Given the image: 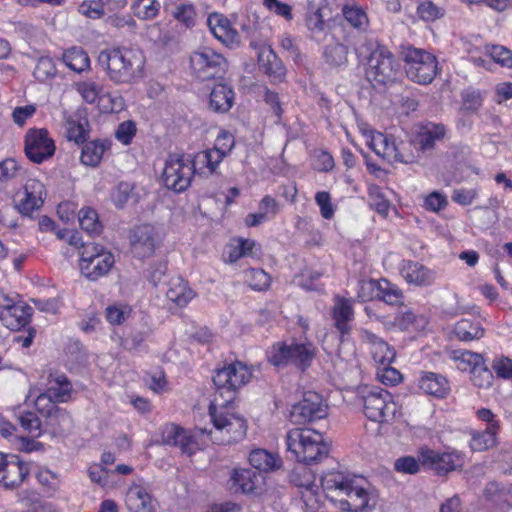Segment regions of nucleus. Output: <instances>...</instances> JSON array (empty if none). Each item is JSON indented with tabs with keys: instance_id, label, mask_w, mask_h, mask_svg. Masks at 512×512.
I'll use <instances>...</instances> for the list:
<instances>
[{
	"instance_id": "obj_19",
	"label": "nucleus",
	"mask_w": 512,
	"mask_h": 512,
	"mask_svg": "<svg viewBox=\"0 0 512 512\" xmlns=\"http://www.w3.org/2000/svg\"><path fill=\"white\" fill-rule=\"evenodd\" d=\"M207 23L213 35L226 46L234 47L240 44L239 33L224 15L212 13L209 15Z\"/></svg>"
},
{
	"instance_id": "obj_1",
	"label": "nucleus",
	"mask_w": 512,
	"mask_h": 512,
	"mask_svg": "<svg viewBox=\"0 0 512 512\" xmlns=\"http://www.w3.org/2000/svg\"><path fill=\"white\" fill-rule=\"evenodd\" d=\"M213 428H195L187 432L175 424H167L162 430V440L168 445L178 446L182 453L192 455L204 449L208 440L218 445H229L241 441L247 432L246 419L235 410L234 403L227 404L218 396L209 407Z\"/></svg>"
},
{
	"instance_id": "obj_5",
	"label": "nucleus",
	"mask_w": 512,
	"mask_h": 512,
	"mask_svg": "<svg viewBox=\"0 0 512 512\" xmlns=\"http://www.w3.org/2000/svg\"><path fill=\"white\" fill-rule=\"evenodd\" d=\"M357 401L362 407L363 414L370 421L388 424L401 416V406L390 392L380 387H360Z\"/></svg>"
},
{
	"instance_id": "obj_42",
	"label": "nucleus",
	"mask_w": 512,
	"mask_h": 512,
	"mask_svg": "<svg viewBox=\"0 0 512 512\" xmlns=\"http://www.w3.org/2000/svg\"><path fill=\"white\" fill-rule=\"evenodd\" d=\"M134 184L129 182H120L111 191V200L117 208H123L129 200L135 203L139 201L136 193H134Z\"/></svg>"
},
{
	"instance_id": "obj_54",
	"label": "nucleus",
	"mask_w": 512,
	"mask_h": 512,
	"mask_svg": "<svg viewBox=\"0 0 512 512\" xmlns=\"http://www.w3.org/2000/svg\"><path fill=\"white\" fill-rule=\"evenodd\" d=\"M34 405L37 412L45 419L58 407L57 402L45 390L36 396Z\"/></svg>"
},
{
	"instance_id": "obj_33",
	"label": "nucleus",
	"mask_w": 512,
	"mask_h": 512,
	"mask_svg": "<svg viewBox=\"0 0 512 512\" xmlns=\"http://www.w3.org/2000/svg\"><path fill=\"white\" fill-rule=\"evenodd\" d=\"M499 424H492L482 432H473L470 447L473 451H485L496 445Z\"/></svg>"
},
{
	"instance_id": "obj_17",
	"label": "nucleus",
	"mask_w": 512,
	"mask_h": 512,
	"mask_svg": "<svg viewBox=\"0 0 512 512\" xmlns=\"http://www.w3.org/2000/svg\"><path fill=\"white\" fill-rule=\"evenodd\" d=\"M399 271L408 284L418 287H427L434 284L437 276L434 270L410 260L402 261Z\"/></svg>"
},
{
	"instance_id": "obj_31",
	"label": "nucleus",
	"mask_w": 512,
	"mask_h": 512,
	"mask_svg": "<svg viewBox=\"0 0 512 512\" xmlns=\"http://www.w3.org/2000/svg\"><path fill=\"white\" fill-rule=\"evenodd\" d=\"M419 388L425 393L441 398L449 391L447 379L434 372H425L419 379Z\"/></svg>"
},
{
	"instance_id": "obj_18",
	"label": "nucleus",
	"mask_w": 512,
	"mask_h": 512,
	"mask_svg": "<svg viewBox=\"0 0 512 512\" xmlns=\"http://www.w3.org/2000/svg\"><path fill=\"white\" fill-rule=\"evenodd\" d=\"M247 459L251 467L262 476L276 472L283 466L282 458L277 452L264 448L251 449Z\"/></svg>"
},
{
	"instance_id": "obj_38",
	"label": "nucleus",
	"mask_w": 512,
	"mask_h": 512,
	"mask_svg": "<svg viewBox=\"0 0 512 512\" xmlns=\"http://www.w3.org/2000/svg\"><path fill=\"white\" fill-rule=\"evenodd\" d=\"M368 204L383 218L388 217L391 202L387 199L382 189L377 185L368 187Z\"/></svg>"
},
{
	"instance_id": "obj_59",
	"label": "nucleus",
	"mask_w": 512,
	"mask_h": 512,
	"mask_svg": "<svg viewBox=\"0 0 512 512\" xmlns=\"http://www.w3.org/2000/svg\"><path fill=\"white\" fill-rule=\"evenodd\" d=\"M492 368L499 378L512 380V359L499 356L493 360Z\"/></svg>"
},
{
	"instance_id": "obj_2",
	"label": "nucleus",
	"mask_w": 512,
	"mask_h": 512,
	"mask_svg": "<svg viewBox=\"0 0 512 512\" xmlns=\"http://www.w3.org/2000/svg\"><path fill=\"white\" fill-rule=\"evenodd\" d=\"M355 51L360 60L367 61L366 74L370 81L386 85L397 79L400 66L387 47L373 40H365Z\"/></svg>"
},
{
	"instance_id": "obj_13",
	"label": "nucleus",
	"mask_w": 512,
	"mask_h": 512,
	"mask_svg": "<svg viewBox=\"0 0 512 512\" xmlns=\"http://www.w3.org/2000/svg\"><path fill=\"white\" fill-rule=\"evenodd\" d=\"M229 489L233 493L256 495L265 486V478L250 468H234L230 472Z\"/></svg>"
},
{
	"instance_id": "obj_44",
	"label": "nucleus",
	"mask_w": 512,
	"mask_h": 512,
	"mask_svg": "<svg viewBox=\"0 0 512 512\" xmlns=\"http://www.w3.org/2000/svg\"><path fill=\"white\" fill-rule=\"evenodd\" d=\"M378 298L384 301L386 304L392 306L401 305L404 301V296L401 289L386 279H381Z\"/></svg>"
},
{
	"instance_id": "obj_60",
	"label": "nucleus",
	"mask_w": 512,
	"mask_h": 512,
	"mask_svg": "<svg viewBox=\"0 0 512 512\" xmlns=\"http://www.w3.org/2000/svg\"><path fill=\"white\" fill-rule=\"evenodd\" d=\"M315 202L320 208L321 216L324 219H331L334 216L335 208L332 204L330 194L326 191L317 192Z\"/></svg>"
},
{
	"instance_id": "obj_57",
	"label": "nucleus",
	"mask_w": 512,
	"mask_h": 512,
	"mask_svg": "<svg viewBox=\"0 0 512 512\" xmlns=\"http://www.w3.org/2000/svg\"><path fill=\"white\" fill-rule=\"evenodd\" d=\"M137 132L136 123L132 120H126L120 123L115 131V138L124 145L132 142Z\"/></svg>"
},
{
	"instance_id": "obj_61",
	"label": "nucleus",
	"mask_w": 512,
	"mask_h": 512,
	"mask_svg": "<svg viewBox=\"0 0 512 512\" xmlns=\"http://www.w3.org/2000/svg\"><path fill=\"white\" fill-rule=\"evenodd\" d=\"M472 383L479 388H488L493 381L492 372L485 366V362L471 373Z\"/></svg>"
},
{
	"instance_id": "obj_8",
	"label": "nucleus",
	"mask_w": 512,
	"mask_h": 512,
	"mask_svg": "<svg viewBox=\"0 0 512 512\" xmlns=\"http://www.w3.org/2000/svg\"><path fill=\"white\" fill-rule=\"evenodd\" d=\"M251 377V369L240 361L224 365L213 377L217 388L215 396L226 401L227 404L234 403L236 392L245 386Z\"/></svg>"
},
{
	"instance_id": "obj_26",
	"label": "nucleus",
	"mask_w": 512,
	"mask_h": 512,
	"mask_svg": "<svg viewBox=\"0 0 512 512\" xmlns=\"http://www.w3.org/2000/svg\"><path fill=\"white\" fill-rule=\"evenodd\" d=\"M258 64L265 74L275 80L280 81L285 76V67L271 47H263L259 51Z\"/></svg>"
},
{
	"instance_id": "obj_3",
	"label": "nucleus",
	"mask_w": 512,
	"mask_h": 512,
	"mask_svg": "<svg viewBox=\"0 0 512 512\" xmlns=\"http://www.w3.org/2000/svg\"><path fill=\"white\" fill-rule=\"evenodd\" d=\"M287 451L304 464H314L325 459L330 443L324 435L313 428H293L286 434Z\"/></svg>"
},
{
	"instance_id": "obj_43",
	"label": "nucleus",
	"mask_w": 512,
	"mask_h": 512,
	"mask_svg": "<svg viewBox=\"0 0 512 512\" xmlns=\"http://www.w3.org/2000/svg\"><path fill=\"white\" fill-rule=\"evenodd\" d=\"M165 11L170 12L177 21L183 23L187 28L194 26L196 12L193 5L180 3L175 7H170L165 2Z\"/></svg>"
},
{
	"instance_id": "obj_30",
	"label": "nucleus",
	"mask_w": 512,
	"mask_h": 512,
	"mask_svg": "<svg viewBox=\"0 0 512 512\" xmlns=\"http://www.w3.org/2000/svg\"><path fill=\"white\" fill-rule=\"evenodd\" d=\"M453 333L460 341H473L482 338L485 329L479 319L462 318L456 322Z\"/></svg>"
},
{
	"instance_id": "obj_56",
	"label": "nucleus",
	"mask_w": 512,
	"mask_h": 512,
	"mask_svg": "<svg viewBox=\"0 0 512 512\" xmlns=\"http://www.w3.org/2000/svg\"><path fill=\"white\" fill-rule=\"evenodd\" d=\"M420 465H422L420 461V452L418 453V458L413 456H404L398 458L394 462V468L397 472L404 474H415L419 471Z\"/></svg>"
},
{
	"instance_id": "obj_51",
	"label": "nucleus",
	"mask_w": 512,
	"mask_h": 512,
	"mask_svg": "<svg viewBox=\"0 0 512 512\" xmlns=\"http://www.w3.org/2000/svg\"><path fill=\"white\" fill-rule=\"evenodd\" d=\"M463 107L470 112L477 111L483 104V94L475 88H467L461 92Z\"/></svg>"
},
{
	"instance_id": "obj_63",
	"label": "nucleus",
	"mask_w": 512,
	"mask_h": 512,
	"mask_svg": "<svg viewBox=\"0 0 512 512\" xmlns=\"http://www.w3.org/2000/svg\"><path fill=\"white\" fill-rule=\"evenodd\" d=\"M447 204V197L438 191L430 193L424 200L425 209L431 212H439L444 209Z\"/></svg>"
},
{
	"instance_id": "obj_48",
	"label": "nucleus",
	"mask_w": 512,
	"mask_h": 512,
	"mask_svg": "<svg viewBox=\"0 0 512 512\" xmlns=\"http://www.w3.org/2000/svg\"><path fill=\"white\" fill-rule=\"evenodd\" d=\"M20 426L30 434L38 437L41 434V421L31 411H20L17 415Z\"/></svg>"
},
{
	"instance_id": "obj_21",
	"label": "nucleus",
	"mask_w": 512,
	"mask_h": 512,
	"mask_svg": "<svg viewBox=\"0 0 512 512\" xmlns=\"http://www.w3.org/2000/svg\"><path fill=\"white\" fill-rule=\"evenodd\" d=\"M125 501L132 512H156L157 500L153 499L148 489L141 485L131 486L126 493Z\"/></svg>"
},
{
	"instance_id": "obj_27",
	"label": "nucleus",
	"mask_w": 512,
	"mask_h": 512,
	"mask_svg": "<svg viewBox=\"0 0 512 512\" xmlns=\"http://www.w3.org/2000/svg\"><path fill=\"white\" fill-rule=\"evenodd\" d=\"M367 145L377 156L383 159L393 158L394 160H400L399 157L401 156L397 151L395 142L381 132L371 131L367 136Z\"/></svg>"
},
{
	"instance_id": "obj_47",
	"label": "nucleus",
	"mask_w": 512,
	"mask_h": 512,
	"mask_svg": "<svg viewBox=\"0 0 512 512\" xmlns=\"http://www.w3.org/2000/svg\"><path fill=\"white\" fill-rule=\"evenodd\" d=\"M380 284L381 279H366L359 281L357 286V298L363 302L378 298Z\"/></svg>"
},
{
	"instance_id": "obj_58",
	"label": "nucleus",
	"mask_w": 512,
	"mask_h": 512,
	"mask_svg": "<svg viewBox=\"0 0 512 512\" xmlns=\"http://www.w3.org/2000/svg\"><path fill=\"white\" fill-rule=\"evenodd\" d=\"M417 12L420 18L425 21H434L443 16V10L430 0L420 3Z\"/></svg>"
},
{
	"instance_id": "obj_45",
	"label": "nucleus",
	"mask_w": 512,
	"mask_h": 512,
	"mask_svg": "<svg viewBox=\"0 0 512 512\" xmlns=\"http://www.w3.org/2000/svg\"><path fill=\"white\" fill-rule=\"evenodd\" d=\"M233 144V137L227 133H224L223 135L217 137L213 150H205L202 151L201 154L205 160H212V154L217 153L218 160H221L228 154V152H230Z\"/></svg>"
},
{
	"instance_id": "obj_35",
	"label": "nucleus",
	"mask_w": 512,
	"mask_h": 512,
	"mask_svg": "<svg viewBox=\"0 0 512 512\" xmlns=\"http://www.w3.org/2000/svg\"><path fill=\"white\" fill-rule=\"evenodd\" d=\"M46 424L51 427L54 434H63L72 430L74 421L67 410L58 406L46 418Z\"/></svg>"
},
{
	"instance_id": "obj_55",
	"label": "nucleus",
	"mask_w": 512,
	"mask_h": 512,
	"mask_svg": "<svg viewBox=\"0 0 512 512\" xmlns=\"http://www.w3.org/2000/svg\"><path fill=\"white\" fill-rule=\"evenodd\" d=\"M34 77L39 81H45L56 74V67L50 57L39 58L34 69Z\"/></svg>"
},
{
	"instance_id": "obj_23",
	"label": "nucleus",
	"mask_w": 512,
	"mask_h": 512,
	"mask_svg": "<svg viewBox=\"0 0 512 512\" xmlns=\"http://www.w3.org/2000/svg\"><path fill=\"white\" fill-rule=\"evenodd\" d=\"M114 263V255L111 252H102L93 259H90L86 264H80V270L86 278L96 281L108 274Z\"/></svg>"
},
{
	"instance_id": "obj_9",
	"label": "nucleus",
	"mask_w": 512,
	"mask_h": 512,
	"mask_svg": "<svg viewBox=\"0 0 512 512\" xmlns=\"http://www.w3.org/2000/svg\"><path fill=\"white\" fill-rule=\"evenodd\" d=\"M316 353L317 348L309 341L291 344L278 342L267 351V359L274 366L294 364L304 370L310 366Z\"/></svg>"
},
{
	"instance_id": "obj_10",
	"label": "nucleus",
	"mask_w": 512,
	"mask_h": 512,
	"mask_svg": "<svg viewBox=\"0 0 512 512\" xmlns=\"http://www.w3.org/2000/svg\"><path fill=\"white\" fill-rule=\"evenodd\" d=\"M191 74L200 81L222 78L227 69L224 56L212 48L200 47L189 57Z\"/></svg>"
},
{
	"instance_id": "obj_28",
	"label": "nucleus",
	"mask_w": 512,
	"mask_h": 512,
	"mask_svg": "<svg viewBox=\"0 0 512 512\" xmlns=\"http://www.w3.org/2000/svg\"><path fill=\"white\" fill-rule=\"evenodd\" d=\"M73 386L65 374H50L45 392L57 403H65L71 399Z\"/></svg>"
},
{
	"instance_id": "obj_37",
	"label": "nucleus",
	"mask_w": 512,
	"mask_h": 512,
	"mask_svg": "<svg viewBox=\"0 0 512 512\" xmlns=\"http://www.w3.org/2000/svg\"><path fill=\"white\" fill-rule=\"evenodd\" d=\"M88 127L89 123L85 118L79 121L68 118L65 123V136L68 141L74 142L77 145L84 144L89 133Z\"/></svg>"
},
{
	"instance_id": "obj_25",
	"label": "nucleus",
	"mask_w": 512,
	"mask_h": 512,
	"mask_svg": "<svg viewBox=\"0 0 512 512\" xmlns=\"http://www.w3.org/2000/svg\"><path fill=\"white\" fill-rule=\"evenodd\" d=\"M353 318L352 301L337 296L332 310V319L334 320L335 327L342 335L349 332L351 328L350 323L353 321Z\"/></svg>"
},
{
	"instance_id": "obj_52",
	"label": "nucleus",
	"mask_w": 512,
	"mask_h": 512,
	"mask_svg": "<svg viewBox=\"0 0 512 512\" xmlns=\"http://www.w3.org/2000/svg\"><path fill=\"white\" fill-rule=\"evenodd\" d=\"M343 15L354 28L364 29L368 24L366 13L359 7L344 6Z\"/></svg>"
},
{
	"instance_id": "obj_22",
	"label": "nucleus",
	"mask_w": 512,
	"mask_h": 512,
	"mask_svg": "<svg viewBox=\"0 0 512 512\" xmlns=\"http://www.w3.org/2000/svg\"><path fill=\"white\" fill-rule=\"evenodd\" d=\"M363 339L369 346L373 360L379 366H387L392 363L395 358V350L386 341L369 331L363 332Z\"/></svg>"
},
{
	"instance_id": "obj_64",
	"label": "nucleus",
	"mask_w": 512,
	"mask_h": 512,
	"mask_svg": "<svg viewBox=\"0 0 512 512\" xmlns=\"http://www.w3.org/2000/svg\"><path fill=\"white\" fill-rule=\"evenodd\" d=\"M377 377L379 381L385 385L394 386L401 381L400 372L397 369L390 367V365L380 366L377 371Z\"/></svg>"
},
{
	"instance_id": "obj_62",
	"label": "nucleus",
	"mask_w": 512,
	"mask_h": 512,
	"mask_svg": "<svg viewBox=\"0 0 512 512\" xmlns=\"http://www.w3.org/2000/svg\"><path fill=\"white\" fill-rule=\"evenodd\" d=\"M489 54L491 58L498 64L506 67H512V51L501 45H493Z\"/></svg>"
},
{
	"instance_id": "obj_11",
	"label": "nucleus",
	"mask_w": 512,
	"mask_h": 512,
	"mask_svg": "<svg viewBox=\"0 0 512 512\" xmlns=\"http://www.w3.org/2000/svg\"><path fill=\"white\" fill-rule=\"evenodd\" d=\"M328 407L316 392H306L303 398L292 405L290 421L296 425L311 423L327 416Z\"/></svg>"
},
{
	"instance_id": "obj_32",
	"label": "nucleus",
	"mask_w": 512,
	"mask_h": 512,
	"mask_svg": "<svg viewBox=\"0 0 512 512\" xmlns=\"http://www.w3.org/2000/svg\"><path fill=\"white\" fill-rule=\"evenodd\" d=\"M234 103V92L226 84H217L210 94V108L218 113H225L231 109Z\"/></svg>"
},
{
	"instance_id": "obj_41",
	"label": "nucleus",
	"mask_w": 512,
	"mask_h": 512,
	"mask_svg": "<svg viewBox=\"0 0 512 512\" xmlns=\"http://www.w3.org/2000/svg\"><path fill=\"white\" fill-rule=\"evenodd\" d=\"M79 224L81 229L91 236L99 235L103 228L97 211L90 207H84L79 211Z\"/></svg>"
},
{
	"instance_id": "obj_50",
	"label": "nucleus",
	"mask_w": 512,
	"mask_h": 512,
	"mask_svg": "<svg viewBox=\"0 0 512 512\" xmlns=\"http://www.w3.org/2000/svg\"><path fill=\"white\" fill-rule=\"evenodd\" d=\"M110 147V142L107 140H93L89 142H85V145L81 149V160L84 157H88L91 160L96 158L97 160H101L103 154L106 149Z\"/></svg>"
},
{
	"instance_id": "obj_6",
	"label": "nucleus",
	"mask_w": 512,
	"mask_h": 512,
	"mask_svg": "<svg viewBox=\"0 0 512 512\" xmlns=\"http://www.w3.org/2000/svg\"><path fill=\"white\" fill-rule=\"evenodd\" d=\"M399 54L405 63L406 75L411 81L421 85H427L433 81L438 71V62L433 54L405 45L400 47Z\"/></svg>"
},
{
	"instance_id": "obj_20",
	"label": "nucleus",
	"mask_w": 512,
	"mask_h": 512,
	"mask_svg": "<svg viewBox=\"0 0 512 512\" xmlns=\"http://www.w3.org/2000/svg\"><path fill=\"white\" fill-rule=\"evenodd\" d=\"M32 315V308L23 301L8 310L0 311V321L11 331H18L28 325Z\"/></svg>"
},
{
	"instance_id": "obj_53",
	"label": "nucleus",
	"mask_w": 512,
	"mask_h": 512,
	"mask_svg": "<svg viewBox=\"0 0 512 512\" xmlns=\"http://www.w3.org/2000/svg\"><path fill=\"white\" fill-rule=\"evenodd\" d=\"M79 12L91 19H99L105 15L104 0L84 1L78 8Z\"/></svg>"
},
{
	"instance_id": "obj_12",
	"label": "nucleus",
	"mask_w": 512,
	"mask_h": 512,
	"mask_svg": "<svg viewBox=\"0 0 512 512\" xmlns=\"http://www.w3.org/2000/svg\"><path fill=\"white\" fill-rule=\"evenodd\" d=\"M420 461L423 466L444 474L462 467L464 456L457 451L438 452L424 447L420 449Z\"/></svg>"
},
{
	"instance_id": "obj_36",
	"label": "nucleus",
	"mask_w": 512,
	"mask_h": 512,
	"mask_svg": "<svg viewBox=\"0 0 512 512\" xmlns=\"http://www.w3.org/2000/svg\"><path fill=\"white\" fill-rule=\"evenodd\" d=\"M65 65L74 72L81 73L90 66V59L81 47L67 49L62 56Z\"/></svg>"
},
{
	"instance_id": "obj_15",
	"label": "nucleus",
	"mask_w": 512,
	"mask_h": 512,
	"mask_svg": "<svg viewBox=\"0 0 512 512\" xmlns=\"http://www.w3.org/2000/svg\"><path fill=\"white\" fill-rule=\"evenodd\" d=\"M55 143L46 129H31L25 138V153L29 160H44L55 152Z\"/></svg>"
},
{
	"instance_id": "obj_14",
	"label": "nucleus",
	"mask_w": 512,
	"mask_h": 512,
	"mask_svg": "<svg viewBox=\"0 0 512 512\" xmlns=\"http://www.w3.org/2000/svg\"><path fill=\"white\" fill-rule=\"evenodd\" d=\"M29 474L28 466L18 456L0 453V484L5 488L19 487Z\"/></svg>"
},
{
	"instance_id": "obj_24",
	"label": "nucleus",
	"mask_w": 512,
	"mask_h": 512,
	"mask_svg": "<svg viewBox=\"0 0 512 512\" xmlns=\"http://www.w3.org/2000/svg\"><path fill=\"white\" fill-rule=\"evenodd\" d=\"M445 135V128L440 124H428L424 126L413 138L412 144L415 149L426 153L431 151L435 142L441 140Z\"/></svg>"
},
{
	"instance_id": "obj_34",
	"label": "nucleus",
	"mask_w": 512,
	"mask_h": 512,
	"mask_svg": "<svg viewBox=\"0 0 512 512\" xmlns=\"http://www.w3.org/2000/svg\"><path fill=\"white\" fill-rule=\"evenodd\" d=\"M325 63L331 68H340L348 62V47L342 43L327 44L323 51Z\"/></svg>"
},
{
	"instance_id": "obj_49",
	"label": "nucleus",
	"mask_w": 512,
	"mask_h": 512,
	"mask_svg": "<svg viewBox=\"0 0 512 512\" xmlns=\"http://www.w3.org/2000/svg\"><path fill=\"white\" fill-rule=\"evenodd\" d=\"M157 0H136L133 4L134 14L141 19H152L159 12Z\"/></svg>"
},
{
	"instance_id": "obj_40",
	"label": "nucleus",
	"mask_w": 512,
	"mask_h": 512,
	"mask_svg": "<svg viewBox=\"0 0 512 512\" xmlns=\"http://www.w3.org/2000/svg\"><path fill=\"white\" fill-rule=\"evenodd\" d=\"M324 4L322 0H308L306 12V25L311 31L324 30L325 22L323 20L322 10Z\"/></svg>"
},
{
	"instance_id": "obj_4",
	"label": "nucleus",
	"mask_w": 512,
	"mask_h": 512,
	"mask_svg": "<svg viewBox=\"0 0 512 512\" xmlns=\"http://www.w3.org/2000/svg\"><path fill=\"white\" fill-rule=\"evenodd\" d=\"M99 62L106 65L107 74L113 82L132 83L142 77L145 59L138 50L114 48L102 51Z\"/></svg>"
},
{
	"instance_id": "obj_7",
	"label": "nucleus",
	"mask_w": 512,
	"mask_h": 512,
	"mask_svg": "<svg viewBox=\"0 0 512 512\" xmlns=\"http://www.w3.org/2000/svg\"><path fill=\"white\" fill-rule=\"evenodd\" d=\"M220 162H167L162 172V182L175 192L184 191L195 175H212Z\"/></svg>"
},
{
	"instance_id": "obj_39",
	"label": "nucleus",
	"mask_w": 512,
	"mask_h": 512,
	"mask_svg": "<svg viewBox=\"0 0 512 512\" xmlns=\"http://www.w3.org/2000/svg\"><path fill=\"white\" fill-rule=\"evenodd\" d=\"M453 359L456 363L458 370L462 372H469L470 374L484 363L483 356L479 353L471 351L455 352Z\"/></svg>"
},
{
	"instance_id": "obj_46",
	"label": "nucleus",
	"mask_w": 512,
	"mask_h": 512,
	"mask_svg": "<svg viewBox=\"0 0 512 512\" xmlns=\"http://www.w3.org/2000/svg\"><path fill=\"white\" fill-rule=\"evenodd\" d=\"M244 279L256 291L265 290L270 285V276L262 269L252 268L245 271Z\"/></svg>"
},
{
	"instance_id": "obj_29",
	"label": "nucleus",
	"mask_w": 512,
	"mask_h": 512,
	"mask_svg": "<svg viewBox=\"0 0 512 512\" xmlns=\"http://www.w3.org/2000/svg\"><path fill=\"white\" fill-rule=\"evenodd\" d=\"M195 292L188 286L182 278L176 277L170 280L166 292V298L169 302L179 308L185 307L193 298Z\"/></svg>"
},
{
	"instance_id": "obj_16",
	"label": "nucleus",
	"mask_w": 512,
	"mask_h": 512,
	"mask_svg": "<svg viewBox=\"0 0 512 512\" xmlns=\"http://www.w3.org/2000/svg\"><path fill=\"white\" fill-rule=\"evenodd\" d=\"M129 238L132 252L136 257L144 259L154 254L157 231L153 226L149 224L137 226L130 232Z\"/></svg>"
}]
</instances>
